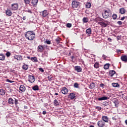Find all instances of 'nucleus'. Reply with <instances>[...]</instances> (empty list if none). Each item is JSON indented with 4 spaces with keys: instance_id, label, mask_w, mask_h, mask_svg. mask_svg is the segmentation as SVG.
I'll return each instance as SVG.
<instances>
[{
    "instance_id": "9b49d317",
    "label": "nucleus",
    "mask_w": 127,
    "mask_h": 127,
    "mask_svg": "<svg viewBox=\"0 0 127 127\" xmlns=\"http://www.w3.org/2000/svg\"><path fill=\"white\" fill-rule=\"evenodd\" d=\"M108 98L107 96H103L102 97H100L97 99V101H107Z\"/></svg>"
},
{
    "instance_id": "39448f33",
    "label": "nucleus",
    "mask_w": 127,
    "mask_h": 127,
    "mask_svg": "<svg viewBox=\"0 0 127 127\" xmlns=\"http://www.w3.org/2000/svg\"><path fill=\"white\" fill-rule=\"evenodd\" d=\"M28 81L30 82V83H34L35 81V78L31 75H29Z\"/></svg>"
},
{
    "instance_id": "09e8293b",
    "label": "nucleus",
    "mask_w": 127,
    "mask_h": 127,
    "mask_svg": "<svg viewBox=\"0 0 127 127\" xmlns=\"http://www.w3.org/2000/svg\"><path fill=\"white\" fill-rule=\"evenodd\" d=\"M46 43H47V44H51V41L50 40L46 41Z\"/></svg>"
},
{
    "instance_id": "5701e85b",
    "label": "nucleus",
    "mask_w": 127,
    "mask_h": 127,
    "mask_svg": "<svg viewBox=\"0 0 127 127\" xmlns=\"http://www.w3.org/2000/svg\"><path fill=\"white\" fill-rule=\"evenodd\" d=\"M4 59H5V57L4 56V55L2 54H0V60H1V61H3Z\"/></svg>"
},
{
    "instance_id": "13d9d810",
    "label": "nucleus",
    "mask_w": 127,
    "mask_h": 127,
    "mask_svg": "<svg viewBox=\"0 0 127 127\" xmlns=\"http://www.w3.org/2000/svg\"><path fill=\"white\" fill-rule=\"evenodd\" d=\"M125 18H126V17L123 16L122 18H121V20H124Z\"/></svg>"
},
{
    "instance_id": "20e7f679",
    "label": "nucleus",
    "mask_w": 127,
    "mask_h": 127,
    "mask_svg": "<svg viewBox=\"0 0 127 127\" xmlns=\"http://www.w3.org/2000/svg\"><path fill=\"white\" fill-rule=\"evenodd\" d=\"M71 4L73 8H77V7H79V6H80V2L76 0L72 1Z\"/></svg>"
},
{
    "instance_id": "338daca9",
    "label": "nucleus",
    "mask_w": 127,
    "mask_h": 127,
    "mask_svg": "<svg viewBox=\"0 0 127 127\" xmlns=\"http://www.w3.org/2000/svg\"><path fill=\"white\" fill-rule=\"evenodd\" d=\"M27 58L28 59H31V58H30V57H27Z\"/></svg>"
},
{
    "instance_id": "0e129e2a",
    "label": "nucleus",
    "mask_w": 127,
    "mask_h": 127,
    "mask_svg": "<svg viewBox=\"0 0 127 127\" xmlns=\"http://www.w3.org/2000/svg\"><path fill=\"white\" fill-rule=\"evenodd\" d=\"M112 119L114 120V121H116L117 119H116L115 117H113Z\"/></svg>"
},
{
    "instance_id": "b1692460",
    "label": "nucleus",
    "mask_w": 127,
    "mask_h": 127,
    "mask_svg": "<svg viewBox=\"0 0 127 127\" xmlns=\"http://www.w3.org/2000/svg\"><path fill=\"white\" fill-rule=\"evenodd\" d=\"M0 95L4 96L5 95V91L2 89H0Z\"/></svg>"
},
{
    "instance_id": "49530a36",
    "label": "nucleus",
    "mask_w": 127,
    "mask_h": 127,
    "mask_svg": "<svg viewBox=\"0 0 127 127\" xmlns=\"http://www.w3.org/2000/svg\"><path fill=\"white\" fill-rule=\"evenodd\" d=\"M6 82H8L9 83H13L14 81L7 79H6Z\"/></svg>"
},
{
    "instance_id": "4468645a",
    "label": "nucleus",
    "mask_w": 127,
    "mask_h": 127,
    "mask_svg": "<svg viewBox=\"0 0 127 127\" xmlns=\"http://www.w3.org/2000/svg\"><path fill=\"white\" fill-rule=\"evenodd\" d=\"M5 13L6 15H8V16H11L12 14V12H11V11L9 9H7L5 11Z\"/></svg>"
},
{
    "instance_id": "ea45409f",
    "label": "nucleus",
    "mask_w": 127,
    "mask_h": 127,
    "mask_svg": "<svg viewBox=\"0 0 127 127\" xmlns=\"http://www.w3.org/2000/svg\"><path fill=\"white\" fill-rule=\"evenodd\" d=\"M10 55H11V54L10 53V52H6V56H7V57H9V56H10Z\"/></svg>"
},
{
    "instance_id": "473e14b6",
    "label": "nucleus",
    "mask_w": 127,
    "mask_h": 127,
    "mask_svg": "<svg viewBox=\"0 0 127 127\" xmlns=\"http://www.w3.org/2000/svg\"><path fill=\"white\" fill-rule=\"evenodd\" d=\"M82 20L84 23H87L89 21V19L87 17H84Z\"/></svg>"
},
{
    "instance_id": "e2e57ef3",
    "label": "nucleus",
    "mask_w": 127,
    "mask_h": 127,
    "mask_svg": "<svg viewBox=\"0 0 127 127\" xmlns=\"http://www.w3.org/2000/svg\"><path fill=\"white\" fill-rule=\"evenodd\" d=\"M23 20H25V19H26V16H24L23 17Z\"/></svg>"
},
{
    "instance_id": "2eb2a0df",
    "label": "nucleus",
    "mask_w": 127,
    "mask_h": 127,
    "mask_svg": "<svg viewBox=\"0 0 127 127\" xmlns=\"http://www.w3.org/2000/svg\"><path fill=\"white\" fill-rule=\"evenodd\" d=\"M42 15L43 17H45L46 16H47L48 15V12H47V10H44L42 11Z\"/></svg>"
},
{
    "instance_id": "f8f14e48",
    "label": "nucleus",
    "mask_w": 127,
    "mask_h": 127,
    "mask_svg": "<svg viewBox=\"0 0 127 127\" xmlns=\"http://www.w3.org/2000/svg\"><path fill=\"white\" fill-rule=\"evenodd\" d=\"M31 3L33 6H36L38 3V0H32Z\"/></svg>"
},
{
    "instance_id": "6e6552de",
    "label": "nucleus",
    "mask_w": 127,
    "mask_h": 127,
    "mask_svg": "<svg viewBox=\"0 0 127 127\" xmlns=\"http://www.w3.org/2000/svg\"><path fill=\"white\" fill-rule=\"evenodd\" d=\"M25 90H26V88L24 85H21L20 86L19 90L21 91V92L24 93V92H25Z\"/></svg>"
},
{
    "instance_id": "72a5a7b5",
    "label": "nucleus",
    "mask_w": 127,
    "mask_h": 127,
    "mask_svg": "<svg viewBox=\"0 0 127 127\" xmlns=\"http://www.w3.org/2000/svg\"><path fill=\"white\" fill-rule=\"evenodd\" d=\"M54 104L56 106H59V102H58V101L57 99H55L54 101Z\"/></svg>"
},
{
    "instance_id": "69168bd1",
    "label": "nucleus",
    "mask_w": 127,
    "mask_h": 127,
    "mask_svg": "<svg viewBox=\"0 0 127 127\" xmlns=\"http://www.w3.org/2000/svg\"><path fill=\"white\" fill-rule=\"evenodd\" d=\"M114 103L115 104V106H117V102L116 101H114Z\"/></svg>"
},
{
    "instance_id": "c756f323",
    "label": "nucleus",
    "mask_w": 127,
    "mask_h": 127,
    "mask_svg": "<svg viewBox=\"0 0 127 127\" xmlns=\"http://www.w3.org/2000/svg\"><path fill=\"white\" fill-rule=\"evenodd\" d=\"M94 68H96V69H98L100 67V64H99V63H98V62H96L94 64Z\"/></svg>"
},
{
    "instance_id": "e433bc0d",
    "label": "nucleus",
    "mask_w": 127,
    "mask_h": 127,
    "mask_svg": "<svg viewBox=\"0 0 127 127\" xmlns=\"http://www.w3.org/2000/svg\"><path fill=\"white\" fill-rule=\"evenodd\" d=\"M24 1L26 5H27V4H30V0H24Z\"/></svg>"
},
{
    "instance_id": "774afa93",
    "label": "nucleus",
    "mask_w": 127,
    "mask_h": 127,
    "mask_svg": "<svg viewBox=\"0 0 127 127\" xmlns=\"http://www.w3.org/2000/svg\"><path fill=\"white\" fill-rule=\"evenodd\" d=\"M125 124H126V125H127V120L125 121Z\"/></svg>"
},
{
    "instance_id": "79ce46f5",
    "label": "nucleus",
    "mask_w": 127,
    "mask_h": 127,
    "mask_svg": "<svg viewBox=\"0 0 127 127\" xmlns=\"http://www.w3.org/2000/svg\"><path fill=\"white\" fill-rule=\"evenodd\" d=\"M66 27H68V28H70V27H72V24H71V23H67L66 24Z\"/></svg>"
},
{
    "instance_id": "1a4fd4ad",
    "label": "nucleus",
    "mask_w": 127,
    "mask_h": 127,
    "mask_svg": "<svg viewBox=\"0 0 127 127\" xmlns=\"http://www.w3.org/2000/svg\"><path fill=\"white\" fill-rule=\"evenodd\" d=\"M102 120L105 123H108L109 122V118H108L107 116H102Z\"/></svg>"
},
{
    "instance_id": "7c9ffc66",
    "label": "nucleus",
    "mask_w": 127,
    "mask_h": 127,
    "mask_svg": "<svg viewBox=\"0 0 127 127\" xmlns=\"http://www.w3.org/2000/svg\"><path fill=\"white\" fill-rule=\"evenodd\" d=\"M112 86L115 88H118V87H120V84H119L118 83H113Z\"/></svg>"
},
{
    "instance_id": "f704fd0d",
    "label": "nucleus",
    "mask_w": 127,
    "mask_h": 127,
    "mask_svg": "<svg viewBox=\"0 0 127 127\" xmlns=\"http://www.w3.org/2000/svg\"><path fill=\"white\" fill-rule=\"evenodd\" d=\"M109 67H110V64H106L104 66V68L105 70H107V69H109Z\"/></svg>"
},
{
    "instance_id": "2f4dec72",
    "label": "nucleus",
    "mask_w": 127,
    "mask_h": 127,
    "mask_svg": "<svg viewBox=\"0 0 127 127\" xmlns=\"http://www.w3.org/2000/svg\"><path fill=\"white\" fill-rule=\"evenodd\" d=\"M85 6L86 8H90L91 6V4L90 2H87L85 4Z\"/></svg>"
},
{
    "instance_id": "c85d7f7f",
    "label": "nucleus",
    "mask_w": 127,
    "mask_h": 127,
    "mask_svg": "<svg viewBox=\"0 0 127 127\" xmlns=\"http://www.w3.org/2000/svg\"><path fill=\"white\" fill-rule=\"evenodd\" d=\"M61 41V39L60 38H57L55 39L56 44H59Z\"/></svg>"
},
{
    "instance_id": "5fc2aeb1",
    "label": "nucleus",
    "mask_w": 127,
    "mask_h": 127,
    "mask_svg": "<svg viewBox=\"0 0 127 127\" xmlns=\"http://www.w3.org/2000/svg\"><path fill=\"white\" fill-rule=\"evenodd\" d=\"M108 41H109L110 42H112V41H113V40H112L111 38H108Z\"/></svg>"
},
{
    "instance_id": "37998d69",
    "label": "nucleus",
    "mask_w": 127,
    "mask_h": 127,
    "mask_svg": "<svg viewBox=\"0 0 127 127\" xmlns=\"http://www.w3.org/2000/svg\"><path fill=\"white\" fill-rule=\"evenodd\" d=\"M25 12H29L30 13H32V11L31 10L28 9V10H25Z\"/></svg>"
},
{
    "instance_id": "c03bdc74",
    "label": "nucleus",
    "mask_w": 127,
    "mask_h": 127,
    "mask_svg": "<svg viewBox=\"0 0 127 127\" xmlns=\"http://www.w3.org/2000/svg\"><path fill=\"white\" fill-rule=\"evenodd\" d=\"M74 88H78L79 87V84H78L77 83H75L74 84Z\"/></svg>"
},
{
    "instance_id": "f03ea898",
    "label": "nucleus",
    "mask_w": 127,
    "mask_h": 127,
    "mask_svg": "<svg viewBox=\"0 0 127 127\" xmlns=\"http://www.w3.org/2000/svg\"><path fill=\"white\" fill-rule=\"evenodd\" d=\"M112 15V11L110 10H106L104 11V13H102V16L103 18H110V17Z\"/></svg>"
},
{
    "instance_id": "f3484780",
    "label": "nucleus",
    "mask_w": 127,
    "mask_h": 127,
    "mask_svg": "<svg viewBox=\"0 0 127 127\" xmlns=\"http://www.w3.org/2000/svg\"><path fill=\"white\" fill-rule=\"evenodd\" d=\"M74 69L75 71H77V72H82V68H81V66H75Z\"/></svg>"
},
{
    "instance_id": "f257e3e1",
    "label": "nucleus",
    "mask_w": 127,
    "mask_h": 127,
    "mask_svg": "<svg viewBox=\"0 0 127 127\" xmlns=\"http://www.w3.org/2000/svg\"><path fill=\"white\" fill-rule=\"evenodd\" d=\"M25 36L28 40H33L35 38V33L33 31H28L26 32Z\"/></svg>"
},
{
    "instance_id": "680f3d73",
    "label": "nucleus",
    "mask_w": 127,
    "mask_h": 127,
    "mask_svg": "<svg viewBox=\"0 0 127 127\" xmlns=\"http://www.w3.org/2000/svg\"><path fill=\"white\" fill-rule=\"evenodd\" d=\"M117 52H118V53H120V52H121V50H117Z\"/></svg>"
},
{
    "instance_id": "aec40b11",
    "label": "nucleus",
    "mask_w": 127,
    "mask_h": 127,
    "mask_svg": "<svg viewBox=\"0 0 127 127\" xmlns=\"http://www.w3.org/2000/svg\"><path fill=\"white\" fill-rule=\"evenodd\" d=\"M8 103L10 104V105H13L14 104V100H13L12 98H9Z\"/></svg>"
},
{
    "instance_id": "6ab92c4d",
    "label": "nucleus",
    "mask_w": 127,
    "mask_h": 127,
    "mask_svg": "<svg viewBox=\"0 0 127 127\" xmlns=\"http://www.w3.org/2000/svg\"><path fill=\"white\" fill-rule=\"evenodd\" d=\"M43 46H41V45H39L38 47V51L39 52H42V51H43Z\"/></svg>"
},
{
    "instance_id": "4c0bfd02",
    "label": "nucleus",
    "mask_w": 127,
    "mask_h": 127,
    "mask_svg": "<svg viewBox=\"0 0 127 127\" xmlns=\"http://www.w3.org/2000/svg\"><path fill=\"white\" fill-rule=\"evenodd\" d=\"M97 21H100V22H103L104 21V19L101 18V17H98L96 18Z\"/></svg>"
},
{
    "instance_id": "58836bf2",
    "label": "nucleus",
    "mask_w": 127,
    "mask_h": 127,
    "mask_svg": "<svg viewBox=\"0 0 127 127\" xmlns=\"http://www.w3.org/2000/svg\"><path fill=\"white\" fill-rule=\"evenodd\" d=\"M118 17V15H117V14H113L112 15V18L113 19H117V18Z\"/></svg>"
},
{
    "instance_id": "603ef678",
    "label": "nucleus",
    "mask_w": 127,
    "mask_h": 127,
    "mask_svg": "<svg viewBox=\"0 0 127 127\" xmlns=\"http://www.w3.org/2000/svg\"><path fill=\"white\" fill-rule=\"evenodd\" d=\"M102 57L104 60H105V59L107 58V56H106L105 55H103Z\"/></svg>"
},
{
    "instance_id": "423d86ee",
    "label": "nucleus",
    "mask_w": 127,
    "mask_h": 127,
    "mask_svg": "<svg viewBox=\"0 0 127 127\" xmlns=\"http://www.w3.org/2000/svg\"><path fill=\"white\" fill-rule=\"evenodd\" d=\"M105 123L103 121H99L97 123V126L99 127H105Z\"/></svg>"
},
{
    "instance_id": "ddd939ff",
    "label": "nucleus",
    "mask_w": 127,
    "mask_h": 127,
    "mask_svg": "<svg viewBox=\"0 0 127 127\" xmlns=\"http://www.w3.org/2000/svg\"><path fill=\"white\" fill-rule=\"evenodd\" d=\"M98 24L101 25V26H103V27H107L108 24H106L105 22H98Z\"/></svg>"
},
{
    "instance_id": "c9c22d12",
    "label": "nucleus",
    "mask_w": 127,
    "mask_h": 127,
    "mask_svg": "<svg viewBox=\"0 0 127 127\" xmlns=\"http://www.w3.org/2000/svg\"><path fill=\"white\" fill-rule=\"evenodd\" d=\"M22 68L23 69V70H27V69H28V65L27 64H24L22 66Z\"/></svg>"
},
{
    "instance_id": "052dcab7",
    "label": "nucleus",
    "mask_w": 127,
    "mask_h": 127,
    "mask_svg": "<svg viewBox=\"0 0 127 127\" xmlns=\"http://www.w3.org/2000/svg\"><path fill=\"white\" fill-rule=\"evenodd\" d=\"M43 115H46V111H43Z\"/></svg>"
},
{
    "instance_id": "393cba45",
    "label": "nucleus",
    "mask_w": 127,
    "mask_h": 127,
    "mask_svg": "<svg viewBox=\"0 0 127 127\" xmlns=\"http://www.w3.org/2000/svg\"><path fill=\"white\" fill-rule=\"evenodd\" d=\"M120 13H121V14H124L126 13V9H125L124 8H121L120 9Z\"/></svg>"
},
{
    "instance_id": "4d7b16f0",
    "label": "nucleus",
    "mask_w": 127,
    "mask_h": 127,
    "mask_svg": "<svg viewBox=\"0 0 127 127\" xmlns=\"http://www.w3.org/2000/svg\"><path fill=\"white\" fill-rule=\"evenodd\" d=\"M97 110L98 111H101L102 110V108H101V107H98Z\"/></svg>"
},
{
    "instance_id": "bf43d9fd",
    "label": "nucleus",
    "mask_w": 127,
    "mask_h": 127,
    "mask_svg": "<svg viewBox=\"0 0 127 127\" xmlns=\"http://www.w3.org/2000/svg\"><path fill=\"white\" fill-rule=\"evenodd\" d=\"M70 58H71V59H72V60H73L74 59V56H71V57H70Z\"/></svg>"
},
{
    "instance_id": "6e6d98bb",
    "label": "nucleus",
    "mask_w": 127,
    "mask_h": 127,
    "mask_svg": "<svg viewBox=\"0 0 127 127\" xmlns=\"http://www.w3.org/2000/svg\"><path fill=\"white\" fill-rule=\"evenodd\" d=\"M49 80H50V81H51V80H52V77H51V76H49L48 77Z\"/></svg>"
},
{
    "instance_id": "a18cd8bd",
    "label": "nucleus",
    "mask_w": 127,
    "mask_h": 127,
    "mask_svg": "<svg viewBox=\"0 0 127 127\" xmlns=\"http://www.w3.org/2000/svg\"><path fill=\"white\" fill-rule=\"evenodd\" d=\"M72 51H70L68 53H67V56H71V55L72 54Z\"/></svg>"
},
{
    "instance_id": "cd10ccee",
    "label": "nucleus",
    "mask_w": 127,
    "mask_h": 127,
    "mask_svg": "<svg viewBox=\"0 0 127 127\" xmlns=\"http://www.w3.org/2000/svg\"><path fill=\"white\" fill-rule=\"evenodd\" d=\"M86 33L87 34H91L92 33V29L91 28H89L86 31Z\"/></svg>"
},
{
    "instance_id": "4be33fe9",
    "label": "nucleus",
    "mask_w": 127,
    "mask_h": 127,
    "mask_svg": "<svg viewBox=\"0 0 127 127\" xmlns=\"http://www.w3.org/2000/svg\"><path fill=\"white\" fill-rule=\"evenodd\" d=\"M32 89L33 91H38L39 90V87L38 85H35L32 87Z\"/></svg>"
},
{
    "instance_id": "412c9836",
    "label": "nucleus",
    "mask_w": 127,
    "mask_h": 127,
    "mask_svg": "<svg viewBox=\"0 0 127 127\" xmlns=\"http://www.w3.org/2000/svg\"><path fill=\"white\" fill-rule=\"evenodd\" d=\"M31 61H32L33 62H34L35 63L38 62V60H37V58H36V57L31 58Z\"/></svg>"
},
{
    "instance_id": "0eeeda50",
    "label": "nucleus",
    "mask_w": 127,
    "mask_h": 127,
    "mask_svg": "<svg viewBox=\"0 0 127 127\" xmlns=\"http://www.w3.org/2000/svg\"><path fill=\"white\" fill-rule=\"evenodd\" d=\"M61 92L64 95H67L68 94V89L66 87H63Z\"/></svg>"
},
{
    "instance_id": "7ed1b4c3",
    "label": "nucleus",
    "mask_w": 127,
    "mask_h": 127,
    "mask_svg": "<svg viewBox=\"0 0 127 127\" xmlns=\"http://www.w3.org/2000/svg\"><path fill=\"white\" fill-rule=\"evenodd\" d=\"M10 9L11 10H17L18 9V3L17 2L12 3Z\"/></svg>"
},
{
    "instance_id": "8fccbe9b",
    "label": "nucleus",
    "mask_w": 127,
    "mask_h": 127,
    "mask_svg": "<svg viewBox=\"0 0 127 127\" xmlns=\"http://www.w3.org/2000/svg\"><path fill=\"white\" fill-rule=\"evenodd\" d=\"M109 105V103L107 102H106L105 103H103V105L105 106H108Z\"/></svg>"
},
{
    "instance_id": "9d476101",
    "label": "nucleus",
    "mask_w": 127,
    "mask_h": 127,
    "mask_svg": "<svg viewBox=\"0 0 127 127\" xmlns=\"http://www.w3.org/2000/svg\"><path fill=\"white\" fill-rule=\"evenodd\" d=\"M121 59L122 61H123V62H127V56L124 55V56H121Z\"/></svg>"
},
{
    "instance_id": "a211bd4d",
    "label": "nucleus",
    "mask_w": 127,
    "mask_h": 127,
    "mask_svg": "<svg viewBox=\"0 0 127 127\" xmlns=\"http://www.w3.org/2000/svg\"><path fill=\"white\" fill-rule=\"evenodd\" d=\"M68 98H70V100H74L75 99V94L73 93H70Z\"/></svg>"
},
{
    "instance_id": "de8ad7c7",
    "label": "nucleus",
    "mask_w": 127,
    "mask_h": 127,
    "mask_svg": "<svg viewBox=\"0 0 127 127\" xmlns=\"http://www.w3.org/2000/svg\"><path fill=\"white\" fill-rule=\"evenodd\" d=\"M118 24H119V25H122V24H123V22L121 21H118L117 22Z\"/></svg>"
},
{
    "instance_id": "a878e982",
    "label": "nucleus",
    "mask_w": 127,
    "mask_h": 127,
    "mask_svg": "<svg viewBox=\"0 0 127 127\" xmlns=\"http://www.w3.org/2000/svg\"><path fill=\"white\" fill-rule=\"evenodd\" d=\"M95 86H96V84H95V83L92 82L90 83V84L89 85V88H90V89H94V88H95Z\"/></svg>"
},
{
    "instance_id": "dca6fc26",
    "label": "nucleus",
    "mask_w": 127,
    "mask_h": 127,
    "mask_svg": "<svg viewBox=\"0 0 127 127\" xmlns=\"http://www.w3.org/2000/svg\"><path fill=\"white\" fill-rule=\"evenodd\" d=\"M14 59H16L18 61L22 60V57L20 55H16L14 56Z\"/></svg>"
},
{
    "instance_id": "864d4df0",
    "label": "nucleus",
    "mask_w": 127,
    "mask_h": 127,
    "mask_svg": "<svg viewBox=\"0 0 127 127\" xmlns=\"http://www.w3.org/2000/svg\"><path fill=\"white\" fill-rule=\"evenodd\" d=\"M100 86L101 88H104V86H105V85L103 83H101L100 84Z\"/></svg>"
},
{
    "instance_id": "3c124183",
    "label": "nucleus",
    "mask_w": 127,
    "mask_h": 127,
    "mask_svg": "<svg viewBox=\"0 0 127 127\" xmlns=\"http://www.w3.org/2000/svg\"><path fill=\"white\" fill-rule=\"evenodd\" d=\"M39 71H40L41 72H44V70L43 68H39Z\"/></svg>"
},
{
    "instance_id": "bb28decb",
    "label": "nucleus",
    "mask_w": 127,
    "mask_h": 127,
    "mask_svg": "<svg viewBox=\"0 0 127 127\" xmlns=\"http://www.w3.org/2000/svg\"><path fill=\"white\" fill-rule=\"evenodd\" d=\"M114 74H116V71L115 70H110L109 71V74L110 75L111 77H113Z\"/></svg>"
},
{
    "instance_id": "a19ab883",
    "label": "nucleus",
    "mask_w": 127,
    "mask_h": 127,
    "mask_svg": "<svg viewBox=\"0 0 127 127\" xmlns=\"http://www.w3.org/2000/svg\"><path fill=\"white\" fill-rule=\"evenodd\" d=\"M15 105H18V100L15 98H14V102Z\"/></svg>"
}]
</instances>
